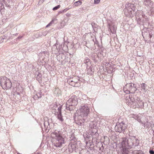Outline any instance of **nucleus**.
<instances>
[{"label":"nucleus","instance_id":"f257e3e1","mask_svg":"<svg viewBox=\"0 0 154 154\" xmlns=\"http://www.w3.org/2000/svg\"><path fill=\"white\" fill-rule=\"evenodd\" d=\"M51 135L53 144L55 147H61L62 144L64 143V138L62 137L60 131L56 130L51 134Z\"/></svg>","mask_w":154,"mask_h":154},{"label":"nucleus","instance_id":"f03ea898","mask_svg":"<svg viewBox=\"0 0 154 154\" xmlns=\"http://www.w3.org/2000/svg\"><path fill=\"white\" fill-rule=\"evenodd\" d=\"M133 137H127L122 138V144L126 149H129L133 147V140H135Z\"/></svg>","mask_w":154,"mask_h":154},{"label":"nucleus","instance_id":"7ed1b4c3","mask_svg":"<svg viewBox=\"0 0 154 154\" xmlns=\"http://www.w3.org/2000/svg\"><path fill=\"white\" fill-rule=\"evenodd\" d=\"M78 99L76 96L75 95L72 96L66 103V109L67 110L71 111L75 108V106L78 103Z\"/></svg>","mask_w":154,"mask_h":154},{"label":"nucleus","instance_id":"20e7f679","mask_svg":"<svg viewBox=\"0 0 154 154\" xmlns=\"http://www.w3.org/2000/svg\"><path fill=\"white\" fill-rule=\"evenodd\" d=\"M0 83L2 88L9 89L12 87V84L9 79L6 77H2L0 79Z\"/></svg>","mask_w":154,"mask_h":154},{"label":"nucleus","instance_id":"39448f33","mask_svg":"<svg viewBox=\"0 0 154 154\" xmlns=\"http://www.w3.org/2000/svg\"><path fill=\"white\" fill-rule=\"evenodd\" d=\"M79 109L78 110V112H80V115L83 116V117L87 118L88 114L89 112V109L87 105L86 104H82L80 106Z\"/></svg>","mask_w":154,"mask_h":154},{"label":"nucleus","instance_id":"423d86ee","mask_svg":"<svg viewBox=\"0 0 154 154\" xmlns=\"http://www.w3.org/2000/svg\"><path fill=\"white\" fill-rule=\"evenodd\" d=\"M126 128V125L123 122H122L117 124L115 127V129L116 131L121 133L124 132Z\"/></svg>","mask_w":154,"mask_h":154},{"label":"nucleus","instance_id":"0eeeda50","mask_svg":"<svg viewBox=\"0 0 154 154\" xmlns=\"http://www.w3.org/2000/svg\"><path fill=\"white\" fill-rule=\"evenodd\" d=\"M151 31H149V28H145L142 30V35L143 38H147L148 39H150L152 36Z\"/></svg>","mask_w":154,"mask_h":154},{"label":"nucleus","instance_id":"6e6552de","mask_svg":"<svg viewBox=\"0 0 154 154\" xmlns=\"http://www.w3.org/2000/svg\"><path fill=\"white\" fill-rule=\"evenodd\" d=\"M126 88H128L131 91V93L133 94L134 93L137 89L134 84L132 83L127 84L124 87V90H125Z\"/></svg>","mask_w":154,"mask_h":154},{"label":"nucleus","instance_id":"1a4fd4ad","mask_svg":"<svg viewBox=\"0 0 154 154\" xmlns=\"http://www.w3.org/2000/svg\"><path fill=\"white\" fill-rule=\"evenodd\" d=\"M86 118L83 117V116L79 115L78 116L76 119L75 120V123L78 125L82 126L84 125V123L85 122Z\"/></svg>","mask_w":154,"mask_h":154},{"label":"nucleus","instance_id":"9d476101","mask_svg":"<svg viewBox=\"0 0 154 154\" xmlns=\"http://www.w3.org/2000/svg\"><path fill=\"white\" fill-rule=\"evenodd\" d=\"M79 81V79L78 77H75L68 79L67 82L70 85L76 87L77 86V84Z\"/></svg>","mask_w":154,"mask_h":154},{"label":"nucleus","instance_id":"9b49d317","mask_svg":"<svg viewBox=\"0 0 154 154\" xmlns=\"http://www.w3.org/2000/svg\"><path fill=\"white\" fill-rule=\"evenodd\" d=\"M135 105L137 107L143 108L144 106V103L139 97L135 96Z\"/></svg>","mask_w":154,"mask_h":154},{"label":"nucleus","instance_id":"f8f14e48","mask_svg":"<svg viewBox=\"0 0 154 154\" xmlns=\"http://www.w3.org/2000/svg\"><path fill=\"white\" fill-rule=\"evenodd\" d=\"M142 16L143 18V25L147 27L151 26V25L149 26L150 24L148 18L145 15H142Z\"/></svg>","mask_w":154,"mask_h":154},{"label":"nucleus","instance_id":"ddd939ff","mask_svg":"<svg viewBox=\"0 0 154 154\" xmlns=\"http://www.w3.org/2000/svg\"><path fill=\"white\" fill-rule=\"evenodd\" d=\"M62 107V105L59 106L58 108L59 114H58L57 116L58 119L61 122H63V118L61 114V109Z\"/></svg>","mask_w":154,"mask_h":154},{"label":"nucleus","instance_id":"4468645a","mask_svg":"<svg viewBox=\"0 0 154 154\" xmlns=\"http://www.w3.org/2000/svg\"><path fill=\"white\" fill-rule=\"evenodd\" d=\"M132 117L134 118L135 119L137 120L138 122L142 123V124H143L142 121H143V119L144 118V117L141 114H139L136 116L134 115Z\"/></svg>","mask_w":154,"mask_h":154},{"label":"nucleus","instance_id":"2eb2a0df","mask_svg":"<svg viewBox=\"0 0 154 154\" xmlns=\"http://www.w3.org/2000/svg\"><path fill=\"white\" fill-rule=\"evenodd\" d=\"M144 4L147 7L152 8H153L152 3L151 2L150 0H144Z\"/></svg>","mask_w":154,"mask_h":154},{"label":"nucleus","instance_id":"dca6fc26","mask_svg":"<svg viewBox=\"0 0 154 154\" xmlns=\"http://www.w3.org/2000/svg\"><path fill=\"white\" fill-rule=\"evenodd\" d=\"M109 30H110L112 34H115L116 33V27L115 26L112 25L110 26L109 25Z\"/></svg>","mask_w":154,"mask_h":154},{"label":"nucleus","instance_id":"f3484780","mask_svg":"<svg viewBox=\"0 0 154 154\" xmlns=\"http://www.w3.org/2000/svg\"><path fill=\"white\" fill-rule=\"evenodd\" d=\"M124 11H125V13L128 12L129 15L130 14H132L133 13L131 9V8L130 7L129 5L128 7H127H127H126V8H125L124 9ZM125 14L127 15H128L127 13Z\"/></svg>","mask_w":154,"mask_h":154},{"label":"nucleus","instance_id":"a211bd4d","mask_svg":"<svg viewBox=\"0 0 154 154\" xmlns=\"http://www.w3.org/2000/svg\"><path fill=\"white\" fill-rule=\"evenodd\" d=\"M97 123L96 121L91 122L90 123V127L92 128L96 129L97 127Z\"/></svg>","mask_w":154,"mask_h":154},{"label":"nucleus","instance_id":"6ab92c4d","mask_svg":"<svg viewBox=\"0 0 154 154\" xmlns=\"http://www.w3.org/2000/svg\"><path fill=\"white\" fill-rule=\"evenodd\" d=\"M97 130L95 129L94 132L93 131L91 134V135H92L93 138H95L96 139L98 138L99 136V134L97 132Z\"/></svg>","mask_w":154,"mask_h":154},{"label":"nucleus","instance_id":"aec40b11","mask_svg":"<svg viewBox=\"0 0 154 154\" xmlns=\"http://www.w3.org/2000/svg\"><path fill=\"white\" fill-rule=\"evenodd\" d=\"M127 100H128V101H129V103H130L132 104L134 103L135 97H134L133 98L132 97H131L130 95L129 97V99L128 100V99H127L126 100L127 101Z\"/></svg>","mask_w":154,"mask_h":154},{"label":"nucleus","instance_id":"412c9836","mask_svg":"<svg viewBox=\"0 0 154 154\" xmlns=\"http://www.w3.org/2000/svg\"><path fill=\"white\" fill-rule=\"evenodd\" d=\"M134 137V139L136 140H133V147L137 146L138 144H139V140L136 137Z\"/></svg>","mask_w":154,"mask_h":154},{"label":"nucleus","instance_id":"4be33fe9","mask_svg":"<svg viewBox=\"0 0 154 154\" xmlns=\"http://www.w3.org/2000/svg\"><path fill=\"white\" fill-rule=\"evenodd\" d=\"M44 125L45 128L46 129H48V130H49V129L50 128V126L49 125V124L48 121H45L44 122Z\"/></svg>","mask_w":154,"mask_h":154},{"label":"nucleus","instance_id":"5701e85b","mask_svg":"<svg viewBox=\"0 0 154 154\" xmlns=\"http://www.w3.org/2000/svg\"><path fill=\"white\" fill-rule=\"evenodd\" d=\"M57 20L56 19H53L46 26V27H47L49 26H51L53 23H56L57 22Z\"/></svg>","mask_w":154,"mask_h":154},{"label":"nucleus","instance_id":"b1692460","mask_svg":"<svg viewBox=\"0 0 154 154\" xmlns=\"http://www.w3.org/2000/svg\"><path fill=\"white\" fill-rule=\"evenodd\" d=\"M147 85L144 83H142L141 84V90H143V91H146L147 90Z\"/></svg>","mask_w":154,"mask_h":154},{"label":"nucleus","instance_id":"393cba45","mask_svg":"<svg viewBox=\"0 0 154 154\" xmlns=\"http://www.w3.org/2000/svg\"><path fill=\"white\" fill-rule=\"evenodd\" d=\"M72 149V150H71L70 151H73V150H75V148H76V145L75 144H71L69 146V148L70 149V148Z\"/></svg>","mask_w":154,"mask_h":154},{"label":"nucleus","instance_id":"a878e982","mask_svg":"<svg viewBox=\"0 0 154 154\" xmlns=\"http://www.w3.org/2000/svg\"><path fill=\"white\" fill-rule=\"evenodd\" d=\"M4 5L2 3H0V14H2V11L4 10Z\"/></svg>","mask_w":154,"mask_h":154},{"label":"nucleus","instance_id":"bb28decb","mask_svg":"<svg viewBox=\"0 0 154 154\" xmlns=\"http://www.w3.org/2000/svg\"><path fill=\"white\" fill-rule=\"evenodd\" d=\"M82 4V2L80 1H76L74 3V5L75 6H77L81 5Z\"/></svg>","mask_w":154,"mask_h":154},{"label":"nucleus","instance_id":"cd10ccee","mask_svg":"<svg viewBox=\"0 0 154 154\" xmlns=\"http://www.w3.org/2000/svg\"><path fill=\"white\" fill-rule=\"evenodd\" d=\"M123 150L122 154H130V152L128 150V149H126L125 148L123 149Z\"/></svg>","mask_w":154,"mask_h":154},{"label":"nucleus","instance_id":"c85d7f7f","mask_svg":"<svg viewBox=\"0 0 154 154\" xmlns=\"http://www.w3.org/2000/svg\"><path fill=\"white\" fill-rule=\"evenodd\" d=\"M129 4H128V5H129L130 7L131 8V9L132 11L133 12V13L135 11V7H134L133 6V5H131L130 4H129Z\"/></svg>","mask_w":154,"mask_h":154},{"label":"nucleus","instance_id":"c756f323","mask_svg":"<svg viewBox=\"0 0 154 154\" xmlns=\"http://www.w3.org/2000/svg\"><path fill=\"white\" fill-rule=\"evenodd\" d=\"M42 74L39 73L36 77L37 80L39 82L41 81L42 79Z\"/></svg>","mask_w":154,"mask_h":154},{"label":"nucleus","instance_id":"7c9ffc66","mask_svg":"<svg viewBox=\"0 0 154 154\" xmlns=\"http://www.w3.org/2000/svg\"><path fill=\"white\" fill-rule=\"evenodd\" d=\"M134 154H145L142 150H139L136 151V152L134 153Z\"/></svg>","mask_w":154,"mask_h":154},{"label":"nucleus","instance_id":"2f4dec72","mask_svg":"<svg viewBox=\"0 0 154 154\" xmlns=\"http://www.w3.org/2000/svg\"><path fill=\"white\" fill-rule=\"evenodd\" d=\"M84 63H85L88 66V64L90 63V60L88 59H87L84 61Z\"/></svg>","mask_w":154,"mask_h":154},{"label":"nucleus","instance_id":"473e14b6","mask_svg":"<svg viewBox=\"0 0 154 154\" xmlns=\"http://www.w3.org/2000/svg\"><path fill=\"white\" fill-rule=\"evenodd\" d=\"M42 95H41V92H39V93H37V94H36L35 95V96H34V97H35V98H36V97H37L38 98H40L42 97Z\"/></svg>","mask_w":154,"mask_h":154},{"label":"nucleus","instance_id":"72a5a7b5","mask_svg":"<svg viewBox=\"0 0 154 154\" xmlns=\"http://www.w3.org/2000/svg\"><path fill=\"white\" fill-rule=\"evenodd\" d=\"M61 50L60 48H57L56 47V50H57V52L54 53L56 54H60V50Z\"/></svg>","mask_w":154,"mask_h":154},{"label":"nucleus","instance_id":"f704fd0d","mask_svg":"<svg viewBox=\"0 0 154 154\" xmlns=\"http://www.w3.org/2000/svg\"><path fill=\"white\" fill-rule=\"evenodd\" d=\"M126 94H130L131 93V91L128 89V88H126L125 90H124Z\"/></svg>","mask_w":154,"mask_h":154},{"label":"nucleus","instance_id":"c9c22d12","mask_svg":"<svg viewBox=\"0 0 154 154\" xmlns=\"http://www.w3.org/2000/svg\"><path fill=\"white\" fill-rule=\"evenodd\" d=\"M60 5H58L55 7H54L53 8V10L54 11L56 10H57L58 9L60 8Z\"/></svg>","mask_w":154,"mask_h":154},{"label":"nucleus","instance_id":"e433bc0d","mask_svg":"<svg viewBox=\"0 0 154 154\" xmlns=\"http://www.w3.org/2000/svg\"><path fill=\"white\" fill-rule=\"evenodd\" d=\"M146 127H149L150 126H151V124L150 123V122H146Z\"/></svg>","mask_w":154,"mask_h":154},{"label":"nucleus","instance_id":"4c0bfd02","mask_svg":"<svg viewBox=\"0 0 154 154\" xmlns=\"http://www.w3.org/2000/svg\"><path fill=\"white\" fill-rule=\"evenodd\" d=\"M100 0H94V4H98L100 2Z\"/></svg>","mask_w":154,"mask_h":154},{"label":"nucleus","instance_id":"58836bf2","mask_svg":"<svg viewBox=\"0 0 154 154\" xmlns=\"http://www.w3.org/2000/svg\"><path fill=\"white\" fill-rule=\"evenodd\" d=\"M149 152L150 154H154V151L153 150H149Z\"/></svg>","mask_w":154,"mask_h":154},{"label":"nucleus","instance_id":"ea45409f","mask_svg":"<svg viewBox=\"0 0 154 154\" xmlns=\"http://www.w3.org/2000/svg\"><path fill=\"white\" fill-rule=\"evenodd\" d=\"M69 8H66L65 9H64L63 10L64 12H66L68 10H69Z\"/></svg>","mask_w":154,"mask_h":154},{"label":"nucleus","instance_id":"a19ab883","mask_svg":"<svg viewBox=\"0 0 154 154\" xmlns=\"http://www.w3.org/2000/svg\"><path fill=\"white\" fill-rule=\"evenodd\" d=\"M63 12H64L63 10H62L60 11H59L58 14H60L62 13H63Z\"/></svg>","mask_w":154,"mask_h":154},{"label":"nucleus","instance_id":"79ce46f5","mask_svg":"<svg viewBox=\"0 0 154 154\" xmlns=\"http://www.w3.org/2000/svg\"><path fill=\"white\" fill-rule=\"evenodd\" d=\"M102 150L101 151L102 152L103 151V150L104 149L103 147V146L102 145V146H101V147H100V149H99L101 150L102 149Z\"/></svg>","mask_w":154,"mask_h":154},{"label":"nucleus","instance_id":"37998d69","mask_svg":"<svg viewBox=\"0 0 154 154\" xmlns=\"http://www.w3.org/2000/svg\"><path fill=\"white\" fill-rule=\"evenodd\" d=\"M5 39V37H4V38L2 37V38H0V40L2 41V40H3Z\"/></svg>","mask_w":154,"mask_h":154},{"label":"nucleus","instance_id":"c03bdc74","mask_svg":"<svg viewBox=\"0 0 154 154\" xmlns=\"http://www.w3.org/2000/svg\"><path fill=\"white\" fill-rule=\"evenodd\" d=\"M22 36H18V37H17V39H20L21 38H22Z\"/></svg>","mask_w":154,"mask_h":154},{"label":"nucleus","instance_id":"a18cd8bd","mask_svg":"<svg viewBox=\"0 0 154 154\" xmlns=\"http://www.w3.org/2000/svg\"><path fill=\"white\" fill-rule=\"evenodd\" d=\"M141 20V19H140V18H139L138 19V20Z\"/></svg>","mask_w":154,"mask_h":154},{"label":"nucleus","instance_id":"49530a36","mask_svg":"<svg viewBox=\"0 0 154 154\" xmlns=\"http://www.w3.org/2000/svg\"><path fill=\"white\" fill-rule=\"evenodd\" d=\"M146 124V123H144V127H145V124Z\"/></svg>","mask_w":154,"mask_h":154},{"label":"nucleus","instance_id":"de8ad7c7","mask_svg":"<svg viewBox=\"0 0 154 154\" xmlns=\"http://www.w3.org/2000/svg\"><path fill=\"white\" fill-rule=\"evenodd\" d=\"M57 52V50H56H56H55V51H54V53H55V52Z\"/></svg>","mask_w":154,"mask_h":154},{"label":"nucleus","instance_id":"09e8293b","mask_svg":"<svg viewBox=\"0 0 154 154\" xmlns=\"http://www.w3.org/2000/svg\"><path fill=\"white\" fill-rule=\"evenodd\" d=\"M74 1H80L79 0H74Z\"/></svg>","mask_w":154,"mask_h":154}]
</instances>
